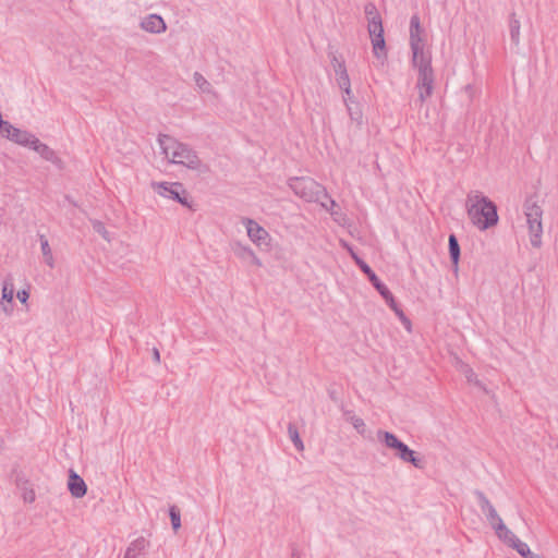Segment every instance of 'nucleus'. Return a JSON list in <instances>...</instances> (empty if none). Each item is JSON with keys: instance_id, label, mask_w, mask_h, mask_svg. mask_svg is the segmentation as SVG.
I'll return each mask as SVG.
<instances>
[{"instance_id": "6", "label": "nucleus", "mask_w": 558, "mask_h": 558, "mask_svg": "<svg viewBox=\"0 0 558 558\" xmlns=\"http://www.w3.org/2000/svg\"><path fill=\"white\" fill-rule=\"evenodd\" d=\"M523 208L529 227L531 245L533 247H539L542 245L543 234V209L533 196H530L525 199Z\"/></svg>"}, {"instance_id": "1", "label": "nucleus", "mask_w": 558, "mask_h": 558, "mask_svg": "<svg viewBox=\"0 0 558 558\" xmlns=\"http://www.w3.org/2000/svg\"><path fill=\"white\" fill-rule=\"evenodd\" d=\"M466 213L471 222L484 231L498 223L496 204L480 191H471L465 199Z\"/></svg>"}, {"instance_id": "9", "label": "nucleus", "mask_w": 558, "mask_h": 558, "mask_svg": "<svg viewBox=\"0 0 558 558\" xmlns=\"http://www.w3.org/2000/svg\"><path fill=\"white\" fill-rule=\"evenodd\" d=\"M242 223L246 228L247 236L254 244L258 247L270 246L271 238L265 228L251 218H243Z\"/></svg>"}, {"instance_id": "18", "label": "nucleus", "mask_w": 558, "mask_h": 558, "mask_svg": "<svg viewBox=\"0 0 558 558\" xmlns=\"http://www.w3.org/2000/svg\"><path fill=\"white\" fill-rule=\"evenodd\" d=\"M369 37L375 57L379 60L386 59L387 49L384 33L369 34Z\"/></svg>"}, {"instance_id": "24", "label": "nucleus", "mask_w": 558, "mask_h": 558, "mask_svg": "<svg viewBox=\"0 0 558 558\" xmlns=\"http://www.w3.org/2000/svg\"><path fill=\"white\" fill-rule=\"evenodd\" d=\"M288 434H289V437H290L291 441L293 442L295 449L298 451H303L304 450L303 441L300 437L298 427L293 423L288 424Z\"/></svg>"}, {"instance_id": "25", "label": "nucleus", "mask_w": 558, "mask_h": 558, "mask_svg": "<svg viewBox=\"0 0 558 558\" xmlns=\"http://www.w3.org/2000/svg\"><path fill=\"white\" fill-rule=\"evenodd\" d=\"M344 105L347 107L348 113L352 121H360L362 119V112L359 109V104L356 101H350L349 97H343Z\"/></svg>"}, {"instance_id": "39", "label": "nucleus", "mask_w": 558, "mask_h": 558, "mask_svg": "<svg viewBox=\"0 0 558 558\" xmlns=\"http://www.w3.org/2000/svg\"><path fill=\"white\" fill-rule=\"evenodd\" d=\"M342 90L344 93L343 97H349V102L354 101L353 96H352L351 86L348 87V89H342Z\"/></svg>"}, {"instance_id": "35", "label": "nucleus", "mask_w": 558, "mask_h": 558, "mask_svg": "<svg viewBox=\"0 0 558 558\" xmlns=\"http://www.w3.org/2000/svg\"><path fill=\"white\" fill-rule=\"evenodd\" d=\"M333 71H335L336 75H341V74L348 73L344 62L342 64L336 65V68H333Z\"/></svg>"}, {"instance_id": "44", "label": "nucleus", "mask_w": 558, "mask_h": 558, "mask_svg": "<svg viewBox=\"0 0 558 558\" xmlns=\"http://www.w3.org/2000/svg\"><path fill=\"white\" fill-rule=\"evenodd\" d=\"M473 375H474V373L471 371V375L468 376V379L471 380Z\"/></svg>"}, {"instance_id": "32", "label": "nucleus", "mask_w": 558, "mask_h": 558, "mask_svg": "<svg viewBox=\"0 0 558 558\" xmlns=\"http://www.w3.org/2000/svg\"><path fill=\"white\" fill-rule=\"evenodd\" d=\"M336 81H337L339 88H341V89H348V87L351 86V82H350V77H349L348 73L337 75Z\"/></svg>"}, {"instance_id": "11", "label": "nucleus", "mask_w": 558, "mask_h": 558, "mask_svg": "<svg viewBox=\"0 0 558 558\" xmlns=\"http://www.w3.org/2000/svg\"><path fill=\"white\" fill-rule=\"evenodd\" d=\"M474 495L477 499V504L481 511L485 514L486 520L488 521L492 527H494L496 524L502 521V519L496 511L495 507L492 505V502L488 500V498L485 496L483 492L475 490Z\"/></svg>"}, {"instance_id": "5", "label": "nucleus", "mask_w": 558, "mask_h": 558, "mask_svg": "<svg viewBox=\"0 0 558 558\" xmlns=\"http://www.w3.org/2000/svg\"><path fill=\"white\" fill-rule=\"evenodd\" d=\"M377 438L384 442L389 449L395 450V456L405 463L412 464L416 469L425 468V460L421 458L414 450L410 449L407 444L401 441L393 433L379 429Z\"/></svg>"}, {"instance_id": "16", "label": "nucleus", "mask_w": 558, "mask_h": 558, "mask_svg": "<svg viewBox=\"0 0 558 558\" xmlns=\"http://www.w3.org/2000/svg\"><path fill=\"white\" fill-rule=\"evenodd\" d=\"M68 488L71 495L75 498H82L87 493V485L84 480L72 470L69 474Z\"/></svg>"}, {"instance_id": "37", "label": "nucleus", "mask_w": 558, "mask_h": 558, "mask_svg": "<svg viewBox=\"0 0 558 558\" xmlns=\"http://www.w3.org/2000/svg\"><path fill=\"white\" fill-rule=\"evenodd\" d=\"M24 500L27 501V502H33L35 500V493H34V490L25 493L24 494Z\"/></svg>"}, {"instance_id": "4", "label": "nucleus", "mask_w": 558, "mask_h": 558, "mask_svg": "<svg viewBox=\"0 0 558 558\" xmlns=\"http://www.w3.org/2000/svg\"><path fill=\"white\" fill-rule=\"evenodd\" d=\"M351 256L354 259L355 264L359 266L361 271L365 274L368 280L372 282L373 287L377 290V292L383 296L386 301L387 305L395 312V314L399 317L402 325L408 331H411V320L405 316L404 312L400 308L398 303L395 300L393 294L387 288V286L380 281L377 275L373 271V269L368 266L366 262L360 258L352 250H350Z\"/></svg>"}, {"instance_id": "3", "label": "nucleus", "mask_w": 558, "mask_h": 558, "mask_svg": "<svg viewBox=\"0 0 558 558\" xmlns=\"http://www.w3.org/2000/svg\"><path fill=\"white\" fill-rule=\"evenodd\" d=\"M288 186L300 198L308 203H319L327 210L336 206V202L328 195L326 189L307 177H294L288 180Z\"/></svg>"}, {"instance_id": "15", "label": "nucleus", "mask_w": 558, "mask_h": 558, "mask_svg": "<svg viewBox=\"0 0 558 558\" xmlns=\"http://www.w3.org/2000/svg\"><path fill=\"white\" fill-rule=\"evenodd\" d=\"M149 542L140 536L128 546L124 558H145Z\"/></svg>"}, {"instance_id": "14", "label": "nucleus", "mask_w": 558, "mask_h": 558, "mask_svg": "<svg viewBox=\"0 0 558 558\" xmlns=\"http://www.w3.org/2000/svg\"><path fill=\"white\" fill-rule=\"evenodd\" d=\"M141 27L151 34H160L167 29L166 22L158 14H149L145 16L141 22Z\"/></svg>"}, {"instance_id": "19", "label": "nucleus", "mask_w": 558, "mask_h": 558, "mask_svg": "<svg viewBox=\"0 0 558 558\" xmlns=\"http://www.w3.org/2000/svg\"><path fill=\"white\" fill-rule=\"evenodd\" d=\"M448 246H449V256H450V260L452 264V270L454 272H458L461 250H460L459 241L453 233H451L449 235Z\"/></svg>"}, {"instance_id": "2", "label": "nucleus", "mask_w": 558, "mask_h": 558, "mask_svg": "<svg viewBox=\"0 0 558 558\" xmlns=\"http://www.w3.org/2000/svg\"><path fill=\"white\" fill-rule=\"evenodd\" d=\"M158 144L169 162L184 166L191 170H198L202 161L197 153L187 144L179 142L172 136L159 134Z\"/></svg>"}, {"instance_id": "20", "label": "nucleus", "mask_w": 558, "mask_h": 558, "mask_svg": "<svg viewBox=\"0 0 558 558\" xmlns=\"http://www.w3.org/2000/svg\"><path fill=\"white\" fill-rule=\"evenodd\" d=\"M422 28L420 23V17L417 15H413L410 20V47H413V44L416 46H423V39L421 37Z\"/></svg>"}, {"instance_id": "43", "label": "nucleus", "mask_w": 558, "mask_h": 558, "mask_svg": "<svg viewBox=\"0 0 558 558\" xmlns=\"http://www.w3.org/2000/svg\"><path fill=\"white\" fill-rule=\"evenodd\" d=\"M531 558H544V557L541 555L534 554Z\"/></svg>"}, {"instance_id": "12", "label": "nucleus", "mask_w": 558, "mask_h": 558, "mask_svg": "<svg viewBox=\"0 0 558 558\" xmlns=\"http://www.w3.org/2000/svg\"><path fill=\"white\" fill-rule=\"evenodd\" d=\"M411 51H412V64L415 69H417L418 73L433 71L432 56L428 51H424V45L416 46V44H413Z\"/></svg>"}, {"instance_id": "21", "label": "nucleus", "mask_w": 558, "mask_h": 558, "mask_svg": "<svg viewBox=\"0 0 558 558\" xmlns=\"http://www.w3.org/2000/svg\"><path fill=\"white\" fill-rule=\"evenodd\" d=\"M496 535L499 539H501L508 546H511L514 543V539L518 538L514 533L507 527L504 521L496 524L494 527Z\"/></svg>"}, {"instance_id": "17", "label": "nucleus", "mask_w": 558, "mask_h": 558, "mask_svg": "<svg viewBox=\"0 0 558 558\" xmlns=\"http://www.w3.org/2000/svg\"><path fill=\"white\" fill-rule=\"evenodd\" d=\"M14 298V279L12 275H8L2 282V298L1 304L4 312H10L12 308L8 307V305L12 306Z\"/></svg>"}, {"instance_id": "8", "label": "nucleus", "mask_w": 558, "mask_h": 558, "mask_svg": "<svg viewBox=\"0 0 558 558\" xmlns=\"http://www.w3.org/2000/svg\"><path fill=\"white\" fill-rule=\"evenodd\" d=\"M3 132H0L1 136L24 147L32 148L33 144H36V136L26 131L21 130L19 128L13 126L10 122L2 129Z\"/></svg>"}, {"instance_id": "31", "label": "nucleus", "mask_w": 558, "mask_h": 558, "mask_svg": "<svg viewBox=\"0 0 558 558\" xmlns=\"http://www.w3.org/2000/svg\"><path fill=\"white\" fill-rule=\"evenodd\" d=\"M364 13L366 15L367 21L373 20V17L374 20L381 17L376 5L373 2H368L365 4Z\"/></svg>"}, {"instance_id": "10", "label": "nucleus", "mask_w": 558, "mask_h": 558, "mask_svg": "<svg viewBox=\"0 0 558 558\" xmlns=\"http://www.w3.org/2000/svg\"><path fill=\"white\" fill-rule=\"evenodd\" d=\"M434 82V70L418 73L416 88L418 89V100L421 104L425 102V100L432 96Z\"/></svg>"}, {"instance_id": "41", "label": "nucleus", "mask_w": 558, "mask_h": 558, "mask_svg": "<svg viewBox=\"0 0 558 558\" xmlns=\"http://www.w3.org/2000/svg\"><path fill=\"white\" fill-rule=\"evenodd\" d=\"M154 357H155V361L159 362L160 354H159V351L157 349H154Z\"/></svg>"}, {"instance_id": "38", "label": "nucleus", "mask_w": 558, "mask_h": 558, "mask_svg": "<svg viewBox=\"0 0 558 558\" xmlns=\"http://www.w3.org/2000/svg\"><path fill=\"white\" fill-rule=\"evenodd\" d=\"M330 62H331L332 68H336V65L342 64L344 61L340 60L336 54H332Z\"/></svg>"}, {"instance_id": "40", "label": "nucleus", "mask_w": 558, "mask_h": 558, "mask_svg": "<svg viewBox=\"0 0 558 558\" xmlns=\"http://www.w3.org/2000/svg\"><path fill=\"white\" fill-rule=\"evenodd\" d=\"M250 259L252 260V263L258 267L262 266V262L260 259L256 256L255 253H253V256H250Z\"/></svg>"}, {"instance_id": "34", "label": "nucleus", "mask_w": 558, "mask_h": 558, "mask_svg": "<svg viewBox=\"0 0 558 558\" xmlns=\"http://www.w3.org/2000/svg\"><path fill=\"white\" fill-rule=\"evenodd\" d=\"M16 298L19 299V301H20L21 303H23V304H24V303H26V302H27V300H28V298H29V293H28V291H26V290H20V291H17V293H16Z\"/></svg>"}, {"instance_id": "7", "label": "nucleus", "mask_w": 558, "mask_h": 558, "mask_svg": "<svg viewBox=\"0 0 558 558\" xmlns=\"http://www.w3.org/2000/svg\"><path fill=\"white\" fill-rule=\"evenodd\" d=\"M156 187L159 195L171 198L182 206L191 207L186 190L181 182H160L156 183Z\"/></svg>"}, {"instance_id": "30", "label": "nucleus", "mask_w": 558, "mask_h": 558, "mask_svg": "<svg viewBox=\"0 0 558 558\" xmlns=\"http://www.w3.org/2000/svg\"><path fill=\"white\" fill-rule=\"evenodd\" d=\"M367 31H368V34L384 33L381 17L367 21Z\"/></svg>"}, {"instance_id": "42", "label": "nucleus", "mask_w": 558, "mask_h": 558, "mask_svg": "<svg viewBox=\"0 0 558 558\" xmlns=\"http://www.w3.org/2000/svg\"><path fill=\"white\" fill-rule=\"evenodd\" d=\"M291 558H301V557L298 553L293 551Z\"/></svg>"}, {"instance_id": "36", "label": "nucleus", "mask_w": 558, "mask_h": 558, "mask_svg": "<svg viewBox=\"0 0 558 558\" xmlns=\"http://www.w3.org/2000/svg\"><path fill=\"white\" fill-rule=\"evenodd\" d=\"M93 226L98 233H101L104 236H106L107 231L105 230V227L101 222L97 221Z\"/></svg>"}, {"instance_id": "22", "label": "nucleus", "mask_w": 558, "mask_h": 558, "mask_svg": "<svg viewBox=\"0 0 558 558\" xmlns=\"http://www.w3.org/2000/svg\"><path fill=\"white\" fill-rule=\"evenodd\" d=\"M520 21L517 19L515 13H511L509 16V33L511 43L514 46H519L520 44Z\"/></svg>"}, {"instance_id": "23", "label": "nucleus", "mask_w": 558, "mask_h": 558, "mask_svg": "<svg viewBox=\"0 0 558 558\" xmlns=\"http://www.w3.org/2000/svg\"><path fill=\"white\" fill-rule=\"evenodd\" d=\"M39 241H40V248H41L43 256L45 258V263L49 267L52 268L53 265H54V259H53L52 252H51V248H50V245H49V241L43 234L39 236Z\"/></svg>"}, {"instance_id": "26", "label": "nucleus", "mask_w": 558, "mask_h": 558, "mask_svg": "<svg viewBox=\"0 0 558 558\" xmlns=\"http://www.w3.org/2000/svg\"><path fill=\"white\" fill-rule=\"evenodd\" d=\"M518 551L523 558H531L534 553L531 551L529 545L522 542L519 537L514 539V543L510 546Z\"/></svg>"}, {"instance_id": "29", "label": "nucleus", "mask_w": 558, "mask_h": 558, "mask_svg": "<svg viewBox=\"0 0 558 558\" xmlns=\"http://www.w3.org/2000/svg\"><path fill=\"white\" fill-rule=\"evenodd\" d=\"M345 416H347V420L351 422V424L356 429V432L363 435L365 432V423H364L363 418L356 416L355 414H353L350 411L345 413Z\"/></svg>"}, {"instance_id": "28", "label": "nucleus", "mask_w": 558, "mask_h": 558, "mask_svg": "<svg viewBox=\"0 0 558 558\" xmlns=\"http://www.w3.org/2000/svg\"><path fill=\"white\" fill-rule=\"evenodd\" d=\"M169 517L171 520V525L174 532H177L181 527V512L177 506H171L169 508Z\"/></svg>"}, {"instance_id": "33", "label": "nucleus", "mask_w": 558, "mask_h": 558, "mask_svg": "<svg viewBox=\"0 0 558 558\" xmlns=\"http://www.w3.org/2000/svg\"><path fill=\"white\" fill-rule=\"evenodd\" d=\"M194 78H195V82H196V84L198 85V87H199L201 89L205 90V89H206V87H208V86H209V83L204 78V76H203L202 74H199V73H197V72H196V73L194 74Z\"/></svg>"}, {"instance_id": "27", "label": "nucleus", "mask_w": 558, "mask_h": 558, "mask_svg": "<svg viewBox=\"0 0 558 558\" xmlns=\"http://www.w3.org/2000/svg\"><path fill=\"white\" fill-rule=\"evenodd\" d=\"M234 254L240 258H250V256H253L254 251L240 242H235L232 246Z\"/></svg>"}, {"instance_id": "13", "label": "nucleus", "mask_w": 558, "mask_h": 558, "mask_svg": "<svg viewBox=\"0 0 558 558\" xmlns=\"http://www.w3.org/2000/svg\"><path fill=\"white\" fill-rule=\"evenodd\" d=\"M35 142H37V143L33 144L31 149L35 150L37 154L40 155V157L43 159L51 162L57 168H59V169L63 168V161L61 160V158L57 155V153L52 148H50L45 143H41L38 138H36Z\"/></svg>"}]
</instances>
